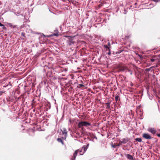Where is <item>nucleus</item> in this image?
I'll return each instance as SVG.
<instances>
[{"instance_id": "nucleus-1", "label": "nucleus", "mask_w": 160, "mask_h": 160, "mask_svg": "<svg viewBox=\"0 0 160 160\" xmlns=\"http://www.w3.org/2000/svg\"><path fill=\"white\" fill-rule=\"evenodd\" d=\"M89 144H88L87 146H83L82 149L76 150L73 154V157L72 158L71 160H75L78 153L80 155H82L85 152Z\"/></svg>"}, {"instance_id": "nucleus-2", "label": "nucleus", "mask_w": 160, "mask_h": 160, "mask_svg": "<svg viewBox=\"0 0 160 160\" xmlns=\"http://www.w3.org/2000/svg\"><path fill=\"white\" fill-rule=\"evenodd\" d=\"M91 125V123L87 122L82 121L79 122L78 123L79 128H81L82 126L87 127L88 126H90Z\"/></svg>"}, {"instance_id": "nucleus-3", "label": "nucleus", "mask_w": 160, "mask_h": 160, "mask_svg": "<svg viewBox=\"0 0 160 160\" xmlns=\"http://www.w3.org/2000/svg\"><path fill=\"white\" fill-rule=\"evenodd\" d=\"M65 37L68 38L69 40L67 41V42L70 46H71L72 44H74V42L73 41L72 39L71 38H70V37L68 36H65Z\"/></svg>"}, {"instance_id": "nucleus-4", "label": "nucleus", "mask_w": 160, "mask_h": 160, "mask_svg": "<svg viewBox=\"0 0 160 160\" xmlns=\"http://www.w3.org/2000/svg\"><path fill=\"white\" fill-rule=\"evenodd\" d=\"M67 130L65 128H63V130L62 131V135H64V137H62L63 139H65L67 136Z\"/></svg>"}, {"instance_id": "nucleus-5", "label": "nucleus", "mask_w": 160, "mask_h": 160, "mask_svg": "<svg viewBox=\"0 0 160 160\" xmlns=\"http://www.w3.org/2000/svg\"><path fill=\"white\" fill-rule=\"evenodd\" d=\"M142 136L144 138L146 139H150L152 138L151 136L147 133H143Z\"/></svg>"}, {"instance_id": "nucleus-6", "label": "nucleus", "mask_w": 160, "mask_h": 160, "mask_svg": "<svg viewBox=\"0 0 160 160\" xmlns=\"http://www.w3.org/2000/svg\"><path fill=\"white\" fill-rule=\"evenodd\" d=\"M148 131L151 132L153 134H154L156 132V131L153 128H149L148 129Z\"/></svg>"}, {"instance_id": "nucleus-7", "label": "nucleus", "mask_w": 160, "mask_h": 160, "mask_svg": "<svg viewBox=\"0 0 160 160\" xmlns=\"http://www.w3.org/2000/svg\"><path fill=\"white\" fill-rule=\"evenodd\" d=\"M126 156L127 158L130 160H133V157L130 154H127L126 155Z\"/></svg>"}, {"instance_id": "nucleus-8", "label": "nucleus", "mask_w": 160, "mask_h": 160, "mask_svg": "<svg viewBox=\"0 0 160 160\" xmlns=\"http://www.w3.org/2000/svg\"><path fill=\"white\" fill-rule=\"evenodd\" d=\"M7 25L8 27H10L11 28H15L16 27L15 26H13L11 23H8Z\"/></svg>"}, {"instance_id": "nucleus-9", "label": "nucleus", "mask_w": 160, "mask_h": 160, "mask_svg": "<svg viewBox=\"0 0 160 160\" xmlns=\"http://www.w3.org/2000/svg\"><path fill=\"white\" fill-rule=\"evenodd\" d=\"M127 69V68L125 67H122L120 68V71L124 72Z\"/></svg>"}, {"instance_id": "nucleus-10", "label": "nucleus", "mask_w": 160, "mask_h": 160, "mask_svg": "<svg viewBox=\"0 0 160 160\" xmlns=\"http://www.w3.org/2000/svg\"><path fill=\"white\" fill-rule=\"evenodd\" d=\"M110 102H108L106 103L107 105V107L106 108L108 109L110 108Z\"/></svg>"}, {"instance_id": "nucleus-11", "label": "nucleus", "mask_w": 160, "mask_h": 160, "mask_svg": "<svg viewBox=\"0 0 160 160\" xmlns=\"http://www.w3.org/2000/svg\"><path fill=\"white\" fill-rule=\"evenodd\" d=\"M135 140L138 142H142V140L141 138H137L135 139Z\"/></svg>"}, {"instance_id": "nucleus-12", "label": "nucleus", "mask_w": 160, "mask_h": 160, "mask_svg": "<svg viewBox=\"0 0 160 160\" xmlns=\"http://www.w3.org/2000/svg\"><path fill=\"white\" fill-rule=\"evenodd\" d=\"M57 141L59 142H61L62 144H63V142L62 140L60 138H58L57 139Z\"/></svg>"}, {"instance_id": "nucleus-13", "label": "nucleus", "mask_w": 160, "mask_h": 160, "mask_svg": "<svg viewBox=\"0 0 160 160\" xmlns=\"http://www.w3.org/2000/svg\"><path fill=\"white\" fill-rule=\"evenodd\" d=\"M0 26L2 27V28L3 29H5L6 28V27H5L4 25L3 24H2L1 22H0Z\"/></svg>"}, {"instance_id": "nucleus-14", "label": "nucleus", "mask_w": 160, "mask_h": 160, "mask_svg": "<svg viewBox=\"0 0 160 160\" xmlns=\"http://www.w3.org/2000/svg\"><path fill=\"white\" fill-rule=\"evenodd\" d=\"M121 143H126V141L125 140V139H123L122 141H121Z\"/></svg>"}, {"instance_id": "nucleus-15", "label": "nucleus", "mask_w": 160, "mask_h": 160, "mask_svg": "<svg viewBox=\"0 0 160 160\" xmlns=\"http://www.w3.org/2000/svg\"><path fill=\"white\" fill-rule=\"evenodd\" d=\"M119 96L118 95H116L115 97V99L116 101H117L118 100Z\"/></svg>"}, {"instance_id": "nucleus-16", "label": "nucleus", "mask_w": 160, "mask_h": 160, "mask_svg": "<svg viewBox=\"0 0 160 160\" xmlns=\"http://www.w3.org/2000/svg\"><path fill=\"white\" fill-rule=\"evenodd\" d=\"M155 60H156V59H154V58H152V59H151V61L152 62H154Z\"/></svg>"}, {"instance_id": "nucleus-17", "label": "nucleus", "mask_w": 160, "mask_h": 160, "mask_svg": "<svg viewBox=\"0 0 160 160\" xmlns=\"http://www.w3.org/2000/svg\"><path fill=\"white\" fill-rule=\"evenodd\" d=\"M104 47L106 48H109L108 46H107V45H105L104 46Z\"/></svg>"}, {"instance_id": "nucleus-18", "label": "nucleus", "mask_w": 160, "mask_h": 160, "mask_svg": "<svg viewBox=\"0 0 160 160\" xmlns=\"http://www.w3.org/2000/svg\"><path fill=\"white\" fill-rule=\"evenodd\" d=\"M112 147L114 148H115L117 146L116 145H112Z\"/></svg>"}, {"instance_id": "nucleus-19", "label": "nucleus", "mask_w": 160, "mask_h": 160, "mask_svg": "<svg viewBox=\"0 0 160 160\" xmlns=\"http://www.w3.org/2000/svg\"><path fill=\"white\" fill-rule=\"evenodd\" d=\"M79 85L80 86V87L84 86V85L83 84H79Z\"/></svg>"}, {"instance_id": "nucleus-20", "label": "nucleus", "mask_w": 160, "mask_h": 160, "mask_svg": "<svg viewBox=\"0 0 160 160\" xmlns=\"http://www.w3.org/2000/svg\"><path fill=\"white\" fill-rule=\"evenodd\" d=\"M146 70L147 71H149L150 70V68H147L146 69Z\"/></svg>"}, {"instance_id": "nucleus-21", "label": "nucleus", "mask_w": 160, "mask_h": 160, "mask_svg": "<svg viewBox=\"0 0 160 160\" xmlns=\"http://www.w3.org/2000/svg\"><path fill=\"white\" fill-rule=\"evenodd\" d=\"M138 56H139V57L141 58H142V56L140 55H138Z\"/></svg>"}, {"instance_id": "nucleus-22", "label": "nucleus", "mask_w": 160, "mask_h": 160, "mask_svg": "<svg viewBox=\"0 0 160 160\" xmlns=\"http://www.w3.org/2000/svg\"><path fill=\"white\" fill-rule=\"evenodd\" d=\"M157 136L159 137H160V133L158 134Z\"/></svg>"}, {"instance_id": "nucleus-23", "label": "nucleus", "mask_w": 160, "mask_h": 160, "mask_svg": "<svg viewBox=\"0 0 160 160\" xmlns=\"http://www.w3.org/2000/svg\"><path fill=\"white\" fill-rule=\"evenodd\" d=\"M108 45L109 46H110V42H108Z\"/></svg>"}, {"instance_id": "nucleus-24", "label": "nucleus", "mask_w": 160, "mask_h": 160, "mask_svg": "<svg viewBox=\"0 0 160 160\" xmlns=\"http://www.w3.org/2000/svg\"><path fill=\"white\" fill-rule=\"evenodd\" d=\"M130 74H131V75H132V72H130Z\"/></svg>"}, {"instance_id": "nucleus-25", "label": "nucleus", "mask_w": 160, "mask_h": 160, "mask_svg": "<svg viewBox=\"0 0 160 160\" xmlns=\"http://www.w3.org/2000/svg\"><path fill=\"white\" fill-rule=\"evenodd\" d=\"M110 53H111L110 52L108 53V54L109 55H110Z\"/></svg>"}, {"instance_id": "nucleus-26", "label": "nucleus", "mask_w": 160, "mask_h": 160, "mask_svg": "<svg viewBox=\"0 0 160 160\" xmlns=\"http://www.w3.org/2000/svg\"><path fill=\"white\" fill-rule=\"evenodd\" d=\"M128 71L129 72H131L130 70H128Z\"/></svg>"}, {"instance_id": "nucleus-27", "label": "nucleus", "mask_w": 160, "mask_h": 160, "mask_svg": "<svg viewBox=\"0 0 160 160\" xmlns=\"http://www.w3.org/2000/svg\"><path fill=\"white\" fill-rule=\"evenodd\" d=\"M55 36H57V35H56V34H55Z\"/></svg>"}]
</instances>
